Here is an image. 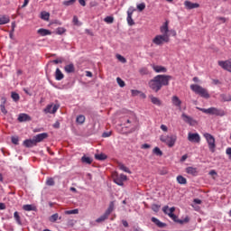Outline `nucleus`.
<instances>
[{"label":"nucleus","instance_id":"69168bd1","mask_svg":"<svg viewBox=\"0 0 231 231\" xmlns=\"http://www.w3.org/2000/svg\"><path fill=\"white\" fill-rule=\"evenodd\" d=\"M213 84L217 86V84H221V81H219V79H213Z\"/></svg>","mask_w":231,"mask_h":231},{"label":"nucleus","instance_id":"c03bdc74","mask_svg":"<svg viewBox=\"0 0 231 231\" xmlns=\"http://www.w3.org/2000/svg\"><path fill=\"white\" fill-rule=\"evenodd\" d=\"M153 152H154V154H156V156H163V152L158 147H155L153 149Z\"/></svg>","mask_w":231,"mask_h":231},{"label":"nucleus","instance_id":"8fccbe9b","mask_svg":"<svg viewBox=\"0 0 231 231\" xmlns=\"http://www.w3.org/2000/svg\"><path fill=\"white\" fill-rule=\"evenodd\" d=\"M65 214H67V216H69L71 214H79V209L67 210L65 211Z\"/></svg>","mask_w":231,"mask_h":231},{"label":"nucleus","instance_id":"bb28decb","mask_svg":"<svg viewBox=\"0 0 231 231\" xmlns=\"http://www.w3.org/2000/svg\"><path fill=\"white\" fill-rule=\"evenodd\" d=\"M151 102L153 103L155 106H162V101L160 98L155 97L154 96H150Z\"/></svg>","mask_w":231,"mask_h":231},{"label":"nucleus","instance_id":"1a4fd4ad","mask_svg":"<svg viewBox=\"0 0 231 231\" xmlns=\"http://www.w3.org/2000/svg\"><path fill=\"white\" fill-rule=\"evenodd\" d=\"M188 140L189 142H191V143H199L201 142V137L199 136V134H188Z\"/></svg>","mask_w":231,"mask_h":231},{"label":"nucleus","instance_id":"4d7b16f0","mask_svg":"<svg viewBox=\"0 0 231 231\" xmlns=\"http://www.w3.org/2000/svg\"><path fill=\"white\" fill-rule=\"evenodd\" d=\"M162 211L164 212V214H171V208H169V206H166L162 208Z\"/></svg>","mask_w":231,"mask_h":231},{"label":"nucleus","instance_id":"680f3d73","mask_svg":"<svg viewBox=\"0 0 231 231\" xmlns=\"http://www.w3.org/2000/svg\"><path fill=\"white\" fill-rule=\"evenodd\" d=\"M151 148V145L147 144V143H144L142 145V149H150Z\"/></svg>","mask_w":231,"mask_h":231},{"label":"nucleus","instance_id":"9d476101","mask_svg":"<svg viewBox=\"0 0 231 231\" xmlns=\"http://www.w3.org/2000/svg\"><path fill=\"white\" fill-rule=\"evenodd\" d=\"M170 213H168L167 215L169 216V217H171L172 220L175 221V223H180V225H183V223H185L184 220H179L178 217L176 215H174V211L176 210V208L172 207L170 208Z\"/></svg>","mask_w":231,"mask_h":231},{"label":"nucleus","instance_id":"39448f33","mask_svg":"<svg viewBox=\"0 0 231 231\" xmlns=\"http://www.w3.org/2000/svg\"><path fill=\"white\" fill-rule=\"evenodd\" d=\"M161 142L166 143L168 147H174V143H176L177 137L176 135H162L160 137Z\"/></svg>","mask_w":231,"mask_h":231},{"label":"nucleus","instance_id":"c85d7f7f","mask_svg":"<svg viewBox=\"0 0 231 231\" xmlns=\"http://www.w3.org/2000/svg\"><path fill=\"white\" fill-rule=\"evenodd\" d=\"M76 122L77 124H79V125H82V124L86 122V116H84L83 115L78 116L76 118Z\"/></svg>","mask_w":231,"mask_h":231},{"label":"nucleus","instance_id":"7c9ffc66","mask_svg":"<svg viewBox=\"0 0 231 231\" xmlns=\"http://www.w3.org/2000/svg\"><path fill=\"white\" fill-rule=\"evenodd\" d=\"M107 217H109V215H107V213H105L100 217L96 219V223H104V221H106V219H107Z\"/></svg>","mask_w":231,"mask_h":231},{"label":"nucleus","instance_id":"2f4dec72","mask_svg":"<svg viewBox=\"0 0 231 231\" xmlns=\"http://www.w3.org/2000/svg\"><path fill=\"white\" fill-rule=\"evenodd\" d=\"M95 158L96 160H99L100 162H102L104 160H107V155H106V153H97L95 154Z\"/></svg>","mask_w":231,"mask_h":231},{"label":"nucleus","instance_id":"5fc2aeb1","mask_svg":"<svg viewBox=\"0 0 231 231\" xmlns=\"http://www.w3.org/2000/svg\"><path fill=\"white\" fill-rule=\"evenodd\" d=\"M66 32V29L62 28V27H60L57 29V33L59 35H62V33H64Z\"/></svg>","mask_w":231,"mask_h":231},{"label":"nucleus","instance_id":"de8ad7c7","mask_svg":"<svg viewBox=\"0 0 231 231\" xmlns=\"http://www.w3.org/2000/svg\"><path fill=\"white\" fill-rule=\"evenodd\" d=\"M57 219H59V214H53L52 216H51L50 217V221L51 223H55V221H57Z\"/></svg>","mask_w":231,"mask_h":231},{"label":"nucleus","instance_id":"6ab92c4d","mask_svg":"<svg viewBox=\"0 0 231 231\" xmlns=\"http://www.w3.org/2000/svg\"><path fill=\"white\" fill-rule=\"evenodd\" d=\"M23 145L25 147H33L35 145H37V143L35 141V138L33 137V139H27L23 142Z\"/></svg>","mask_w":231,"mask_h":231},{"label":"nucleus","instance_id":"a18cd8bd","mask_svg":"<svg viewBox=\"0 0 231 231\" xmlns=\"http://www.w3.org/2000/svg\"><path fill=\"white\" fill-rule=\"evenodd\" d=\"M11 97L14 102H19V98H20L19 94L15 92H12Z\"/></svg>","mask_w":231,"mask_h":231},{"label":"nucleus","instance_id":"c9c22d12","mask_svg":"<svg viewBox=\"0 0 231 231\" xmlns=\"http://www.w3.org/2000/svg\"><path fill=\"white\" fill-rule=\"evenodd\" d=\"M3 100H4V102H3V104L0 105V109L4 115H7L8 111L6 110V107H5V104H6V98H3Z\"/></svg>","mask_w":231,"mask_h":231},{"label":"nucleus","instance_id":"37998d69","mask_svg":"<svg viewBox=\"0 0 231 231\" xmlns=\"http://www.w3.org/2000/svg\"><path fill=\"white\" fill-rule=\"evenodd\" d=\"M77 0H66L63 2L64 6H71V5H75Z\"/></svg>","mask_w":231,"mask_h":231},{"label":"nucleus","instance_id":"20e7f679","mask_svg":"<svg viewBox=\"0 0 231 231\" xmlns=\"http://www.w3.org/2000/svg\"><path fill=\"white\" fill-rule=\"evenodd\" d=\"M170 37L171 35L159 34L153 38L152 42L153 44H156V46H163V44L171 41Z\"/></svg>","mask_w":231,"mask_h":231},{"label":"nucleus","instance_id":"4be33fe9","mask_svg":"<svg viewBox=\"0 0 231 231\" xmlns=\"http://www.w3.org/2000/svg\"><path fill=\"white\" fill-rule=\"evenodd\" d=\"M171 101L173 106H176V107H181V100L180 99V97H178V96H173L171 97Z\"/></svg>","mask_w":231,"mask_h":231},{"label":"nucleus","instance_id":"e433bc0d","mask_svg":"<svg viewBox=\"0 0 231 231\" xmlns=\"http://www.w3.org/2000/svg\"><path fill=\"white\" fill-rule=\"evenodd\" d=\"M41 18L43 21H50V13H48V12H42L41 13Z\"/></svg>","mask_w":231,"mask_h":231},{"label":"nucleus","instance_id":"412c9836","mask_svg":"<svg viewBox=\"0 0 231 231\" xmlns=\"http://www.w3.org/2000/svg\"><path fill=\"white\" fill-rule=\"evenodd\" d=\"M37 33L39 35H41L42 37H46V35H51V32L50 30H47V29H39L37 31Z\"/></svg>","mask_w":231,"mask_h":231},{"label":"nucleus","instance_id":"e2e57ef3","mask_svg":"<svg viewBox=\"0 0 231 231\" xmlns=\"http://www.w3.org/2000/svg\"><path fill=\"white\" fill-rule=\"evenodd\" d=\"M79 3L81 6H86V0H79Z\"/></svg>","mask_w":231,"mask_h":231},{"label":"nucleus","instance_id":"dca6fc26","mask_svg":"<svg viewBox=\"0 0 231 231\" xmlns=\"http://www.w3.org/2000/svg\"><path fill=\"white\" fill-rule=\"evenodd\" d=\"M152 69L156 73H167V68L160 65H152Z\"/></svg>","mask_w":231,"mask_h":231},{"label":"nucleus","instance_id":"72a5a7b5","mask_svg":"<svg viewBox=\"0 0 231 231\" xmlns=\"http://www.w3.org/2000/svg\"><path fill=\"white\" fill-rule=\"evenodd\" d=\"M81 162L82 163H87L88 165H91V163H93V159H91L90 157L83 156L81 158Z\"/></svg>","mask_w":231,"mask_h":231},{"label":"nucleus","instance_id":"3c124183","mask_svg":"<svg viewBox=\"0 0 231 231\" xmlns=\"http://www.w3.org/2000/svg\"><path fill=\"white\" fill-rule=\"evenodd\" d=\"M46 184L49 185L50 187H53V185H55V180H53L52 178H50L47 180Z\"/></svg>","mask_w":231,"mask_h":231},{"label":"nucleus","instance_id":"79ce46f5","mask_svg":"<svg viewBox=\"0 0 231 231\" xmlns=\"http://www.w3.org/2000/svg\"><path fill=\"white\" fill-rule=\"evenodd\" d=\"M116 82L120 88H125V81L120 78H116Z\"/></svg>","mask_w":231,"mask_h":231},{"label":"nucleus","instance_id":"49530a36","mask_svg":"<svg viewBox=\"0 0 231 231\" xmlns=\"http://www.w3.org/2000/svg\"><path fill=\"white\" fill-rule=\"evenodd\" d=\"M139 73L141 75H149V69L147 68H142L139 69Z\"/></svg>","mask_w":231,"mask_h":231},{"label":"nucleus","instance_id":"603ef678","mask_svg":"<svg viewBox=\"0 0 231 231\" xmlns=\"http://www.w3.org/2000/svg\"><path fill=\"white\" fill-rule=\"evenodd\" d=\"M12 143H14V145H19V137L13 136L12 137Z\"/></svg>","mask_w":231,"mask_h":231},{"label":"nucleus","instance_id":"6e6d98bb","mask_svg":"<svg viewBox=\"0 0 231 231\" xmlns=\"http://www.w3.org/2000/svg\"><path fill=\"white\" fill-rule=\"evenodd\" d=\"M73 23L76 26H80V23H79V17L73 16Z\"/></svg>","mask_w":231,"mask_h":231},{"label":"nucleus","instance_id":"cd10ccee","mask_svg":"<svg viewBox=\"0 0 231 231\" xmlns=\"http://www.w3.org/2000/svg\"><path fill=\"white\" fill-rule=\"evenodd\" d=\"M118 168L120 169V171H124V172H127L128 174H131V170H129V168H127L125 165H124V163L119 162Z\"/></svg>","mask_w":231,"mask_h":231},{"label":"nucleus","instance_id":"2eb2a0df","mask_svg":"<svg viewBox=\"0 0 231 231\" xmlns=\"http://www.w3.org/2000/svg\"><path fill=\"white\" fill-rule=\"evenodd\" d=\"M160 32L162 35H169V21H166L163 25L161 26Z\"/></svg>","mask_w":231,"mask_h":231},{"label":"nucleus","instance_id":"ea45409f","mask_svg":"<svg viewBox=\"0 0 231 231\" xmlns=\"http://www.w3.org/2000/svg\"><path fill=\"white\" fill-rule=\"evenodd\" d=\"M14 217L18 225H23V223L21 222V217L19 216V212L15 211Z\"/></svg>","mask_w":231,"mask_h":231},{"label":"nucleus","instance_id":"0e129e2a","mask_svg":"<svg viewBox=\"0 0 231 231\" xmlns=\"http://www.w3.org/2000/svg\"><path fill=\"white\" fill-rule=\"evenodd\" d=\"M11 26H12V32H15V26H16L15 22H13Z\"/></svg>","mask_w":231,"mask_h":231},{"label":"nucleus","instance_id":"4c0bfd02","mask_svg":"<svg viewBox=\"0 0 231 231\" xmlns=\"http://www.w3.org/2000/svg\"><path fill=\"white\" fill-rule=\"evenodd\" d=\"M105 23H106V24H113V23H115V17L113 16H106L104 19Z\"/></svg>","mask_w":231,"mask_h":231},{"label":"nucleus","instance_id":"13d9d810","mask_svg":"<svg viewBox=\"0 0 231 231\" xmlns=\"http://www.w3.org/2000/svg\"><path fill=\"white\" fill-rule=\"evenodd\" d=\"M51 62H52V64H62V60H53Z\"/></svg>","mask_w":231,"mask_h":231},{"label":"nucleus","instance_id":"5701e85b","mask_svg":"<svg viewBox=\"0 0 231 231\" xmlns=\"http://www.w3.org/2000/svg\"><path fill=\"white\" fill-rule=\"evenodd\" d=\"M187 174H191V176H197L198 175V169L194 167H188L186 168Z\"/></svg>","mask_w":231,"mask_h":231},{"label":"nucleus","instance_id":"f704fd0d","mask_svg":"<svg viewBox=\"0 0 231 231\" xmlns=\"http://www.w3.org/2000/svg\"><path fill=\"white\" fill-rule=\"evenodd\" d=\"M177 181L178 183H180V185H186L187 184V179H185L183 176L179 175L177 177Z\"/></svg>","mask_w":231,"mask_h":231},{"label":"nucleus","instance_id":"b1692460","mask_svg":"<svg viewBox=\"0 0 231 231\" xmlns=\"http://www.w3.org/2000/svg\"><path fill=\"white\" fill-rule=\"evenodd\" d=\"M64 69L67 73H75V65L69 63L65 66Z\"/></svg>","mask_w":231,"mask_h":231},{"label":"nucleus","instance_id":"423d86ee","mask_svg":"<svg viewBox=\"0 0 231 231\" xmlns=\"http://www.w3.org/2000/svg\"><path fill=\"white\" fill-rule=\"evenodd\" d=\"M113 180L116 183V185L124 187V181H127V175L118 174V172H115L113 174Z\"/></svg>","mask_w":231,"mask_h":231},{"label":"nucleus","instance_id":"f8f14e48","mask_svg":"<svg viewBox=\"0 0 231 231\" xmlns=\"http://www.w3.org/2000/svg\"><path fill=\"white\" fill-rule=\"evenodd\" d=\"M59 107H60L59 105H48L44 109V113H50L51 115H54V113H57Z\"/></svg>","mask_w":231,"mask_h":231},{"label":"nucleus","instance_id":"aec40b11","mask_svg":"<svg viewBox=\"0 0 231 231\" xmlns=\"http://www.w3.org/2000/svg\"><path fill=\"white\" fill-rule=\"evenodd\" d=\"M220 102H231V94H220Z\"/></svg>","mask_w":231,"mask_h":231},{"label":"nucleus","instance_id":"a211bd4d","mask_svg":"<svg viewBox=\"0 0 231 231\" xmlns=\"http://www.w3.org/2000/svg\"><path fill=\"white\" fill-rule=\"evenodd\" d=\"M18 121L20 122H30L32 121V117L27 114H20L18 116Z\"/></svg>","mask_w":231,"mask_h":231},{"label":"nucleus","instance_id":"bf43d9fd","mask_svg":"<svg viewBox=\"0 0 231 231\" xmlns=\"http://www.w3.org/2000/svg\"><path fill=\"white\" fill-rule=\"evenodd\" d=\"M6 209V205L5 203H0V210Z\"/></svg>","mask_w":231,"mask_h":231},{"label":"nucleus","instance_id":"864d4df0","mask_svg":"<svg viewBox=\"0 0 231 231\" xmlns=\"http://www.w3.org/2000/svg\"><path fill=\"white\" fill-rule=\"evenodd\" d=\"M152 210H153V212H158L160 210V206L156 204L152 205Z\"/></svg>","mask_w":231,"mask_h":231},{"label":"nucleus","instance_id":"9b49d317","mask_svg":"<svg viewBox=\"0 0 231 231\" xmlns=\"http://www.w3.org/2000/svg\"><path fill=\"white\" fill-rule=\"evenodd\" d=\"M218 65L222 67L223 69L229 71L231 73V60H219Z\"/></svg>","mask_w":231,"mask_h":231},{"label":"nucleus","instance_id":"4468645a","mask_svg":"<svg viewBox=\"0 0 231 231\" xmlns=\"http://www.w3.org/2000/svg\"><path fill=\"white\" fill-rule=\"evenodd\" d=\"M181 118L186 124H189V125H196L197 122L192 117L187 116L186 114H182Z\"/></svg>","mask_w":231,"mask_h":231},{"label":"nucleus","instance_id":"7ed1b4c3","mask_svg":"<svg viewBox=\"0 0 231 231\" xmlns=\"http://www.w3.org/2000/svg\"><path fill=\"white\" fill-rule=\"evenodd\" d=\"M202 113H205L206 115H215V116H225L226 113L224 112L223 109H219L217 107H210V108H198Z\"/></svg>","mask_w":231,"mask_h":231},{"label":"nucleus","instance_id":"ddd939ff","mask_svg":"<svg viewBox=\"0 0 231 231\" xmlns=\"http://www.w3.org/2000/svg\"><path fill=\"white\" fill-rule=\"evenodd\" d=\"M184 6H185L186 10H194V8H199V4L192 3L189 0H186L184 2Z\"/></svg>","mask_w":231,"mask_h":231},{"label":"nucleus","instance_id":"f257e3e1","mask_svg":"<svg viewBox=\"0 0 231 231\" xmlns=\"http://www.w3.org/2000/svg\"><path fill=\"white\" fill-rule=\"evenodd\" d=\"M172 80V76L169 75H157L148 83L149 88L158 93L163 86H169V81Z\"/></svg>","mask_w":231,"mask_h":231},{"label":"nucleus","instance_id":"6e6552de","mask_svg":"<svg viewBox=\"0 0 231 231\" xmlns=\"http://www.w3.org/2000/svg\"><path fill=\"white\" fill-rule=\"evenodd\" d=\"M136 12V9L133 6H130L127 10V23L129 26H134V20H133V14Z\"/></svg>","mask_w":231,"mask_h":231},{"label":"nucleus","instance_id":"0eeeda50","mask_svg":"<svg viewBox=\"0 0 231 231\" xmlns=\"http://www.w3.org/2000/svg\"><path fill=\"white\" fill-rule=\"evenodd\" d=\"M204 138H206V140L208 143L209 151L211 152H216V139L214 138V136L210 134H204Z\"/></svg>","mask_w":231,"mask_h":231},{"label":"nucleus","instance_id":"58836bf2","mask_svg":"<svg viewBox=\"0 0 231 231\" xmlns=\"http://www.w3.org/2000/svg\"><path fill=\"white\" fill-rule=\"evenodd\" d=\"M131 93H132V97H138V95H141L142 97H145V95L142 93V91L140 90L132 89Z\"/></svg>","mask_w":231,"mask_h":231},{"label":"nucleus","instance_id":"774afa93","mask_svg":"<svg viewBox=\"0 0 231 231\" xmlns=\"http://www.w3.org/2000/svg\"><path fill=\"white\" fill-rule=\"evenodd\" d=\"M161 129H162V131H165V132H167V130H168L167 126L164 125H161Z\"/></svg>","mask_w":231,"mask_h":231},{"label":"nucleus","instance_id":"052dcab7","mask_svg":"<svg viewBox=\"0 0 231 231\" xmlns=\"http://www.w3.org/2000/svg\"><path fill=\"white\" fill-rule=\"evenodd\" d=\"M226 152L229 156V159L231 160V148H227Z\"/></svg>","mask_w":231,"mask_h":231},{"label":"nucleus","instance_id":"f3484780","mask_svg":"<svg viewBox=\"0 0 231 231\" xmlns=\"http://www.w3.org/2000/svg\"><path fill=\"white\" fill-rule=\"evenodd\" d=\"M46 138H48V134L46 133H42L34 136L36 143L42 142V140H46Z\"/></svg>","mask_w":231,"mask_h":231},{"label":"nucleus","instance_id":"393cba45","mask_svg":"<svg viewBox=\"0 0 231 231\" xmlns=\"http://www.w3.org/2000/svg\"><path fill=\"white\" fill-rule=\"evenodd\" d=\"M56 80H62L64 79V74L60 71V69H57L55 72Z\"/></svg>","mask_w":231,"mask_h":231},{"label":"nucleus","instance_id":"a19ab883","mask_svg":"<svg viewBox=\"0 0 231 231\" xmlns=\"http://www.w3.org/2000/svg\"><path fill=\"white\" fill-rule=\"evenodd\" d=\"M23 210H26V212L35 210V208H33V206H32V205H23Z\"/></svg>","mask_w":231,"mask_h":231},{"label":"nucleus","instance_id":"f03ea898","mask_svg":"<svg viewBox=\"0 0 231 231\" xmlns=\"http://www.w3.org/2000/svg\"><path fill=\"white\" fill-rule=\"evenodd\" d=\"M190 89L193 90L197 95H199V97H202V98H210L208 90L199 85H190Z\"/></svg>","mask_w":231,"mask_h":231},{"label":"nucleus","instance_id":"473e14b6","mask_svg":"<svg viewBox=\"0 0 231 231\" xmlns=\"http://www.w3.org/2000/svg\"><path fill=\"white\" fill-rule=\"evenodd\" d=\"M113 210H115V202H110V204H109V207H108V208L106 210V215H108V216H110L111 215V212H113Z\"/></svg>","mask_w":231,"mask_h":231},{"label":"nucleus","instance_id":"338daca9","mask_svg":"<svg viewBox=\"0 0 231 231\" xmlns=\"http://www.w3.org/2000/svg\"><path fill=\"white\" fill-rule=\"evenodd\" d=\"M217 20L222 21V23H226V18L225 17H218Z\"/></svg>","mask_w":231,"mask_h":231},{"label":"nucleus","instance_id":"09e8293b","mask_svg":"<svg viewBox=\"0 0 231 231\" xmlns=\"http://www.w3.org/2000/svg\"><path fill=\"white\" fill-rule=\"evenodd\" d=\"M137 10H139V12H143V10H145V3L137 5Z\"/></svg>","mask_w":231,"mask_h":231},{"label":"nucleus","instance_id":"a878e982","mask_svg":"<svg viewBox=\"0 0 231 231\" xmlns=\"http://www.w3.org/2000/svg\"><path fill=\"white\" fill-rule=\"evenodd\" d=\"M152 221L156 226H158L159 228H164V226H165V223L159 221L158 218H156V217H152Z\"/></svg>","mask_w":231,"mask_h":231},{"label":"nucleus","instance_id":"c756f323","mask_svg":"<svg viewBox=\"0 0 231 231\" xmlns=\"http://www.w3.org/2000/svg\"><path fill=\"white\" fill-rule=\"evenodd\" d=\"M8 23H10V17L4 15L2 17H0V24H8Z\"/></svg>","mask_w":231,"mask_h":231}]
</instances>
